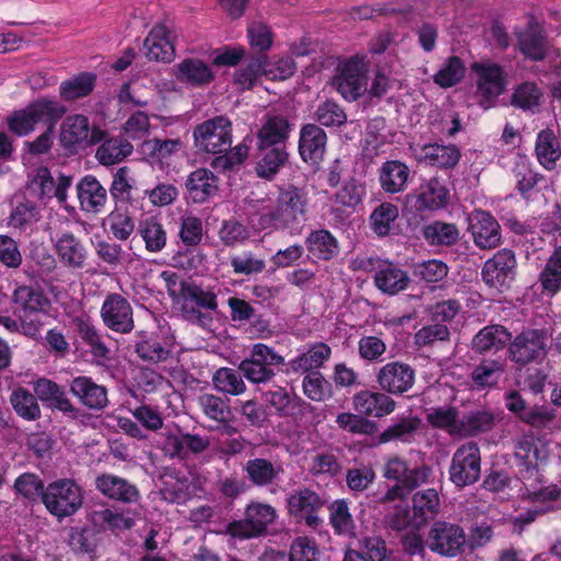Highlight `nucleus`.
Segmentation results:
<instances>
[{
  "instance_id": "a19ab883",
  "label": "nucleus",
  "mask_w": 561,
  "mask_h": 561,
  "mask_svg": "<svg viewBox=\"0 0 561 561\" xmlns=\"http://www.w3.org/2000/svg\"><path fill=\"white\" fill-rule=\"evenodd\" d=\"M512 334L500 324H492L480 330L472 340L474 351H501L511 345Z\"/></svg>"
},
{
  "instance_id": "a211bd4d",
  "label": "nucleus",
  "mask_w": 561,
  "mask_h": 561,
  "mask_svg": "<svg viewBox=\"0 0 561 561\" xmlns=\"http://www.w3.org/2000/svg\"><path fill=\"white\" fill-rule=\"evenodd\" d=\"M353 407L357 414L381 419L393 413L396 403L391 397L385 393L365 390L354 394Z\"/></svg>"
},
{
  "instance_id": "e433bc0d",
  "label": "nucleus",
  "mask_w": 561,
  "mask_h": 561,
  "mask_svg": "<svg viewBox=\"0 0 561 561\" xmlns=\"http://www.w3.org/2000/svg\"><path fill=\"white\" fill-rule=\"evenodd\" d=\"M408 197H415L419 210H435L446 206L448 191L438 179L432 178L420 186L417 194Z\"/></svg>"
},
{
  "instance_id": "4468645a",
  "label": "nucleus",
  "mask_w": 561,
  "mask_h": 561,
  "mask_svg": "<svg viewBox=\"0 0 561 561\" xmlns=\"http://www.w3.org/2000/svg\"><path fill=\"white\" fill-rule=\"evenodd\" d=\"M34 396L42 402L43 407L62 413L69 419H78L79 409L73 407L62 387L57 382L41 378L33 385Z\"/></svg>"
},
{
  "instance_id": "6e6552de",
  "label": "nucleus",
  "mask_w": 561,
  "mask_h": 561,
  "mask_svg": "<svg viewBox=\"0 0 561 561\" xmlns=\"http://www.w3.org/2000/svg\"><path fill=\"white\" fill-rule=\"evenodd\" d=\"M471 70L476 75L478 104L489 110L505 90L503 69L494 62H474Z\"/></svg>"
},
{
  "instance_id": "09e8293b",
  "label": "nucleus",
  "mask_w": 561,
  "mask_h": 561,
  "mask_svg": "<svg viewBox=\"0 0 561 561\" xmlns=\"http://www.w3.org/2000/svg\"><path fill=\"white\" fill-rule=\"evenodd\" d=\"M419 426V417L413 415L402 417L379 433L377 442L378 444H388L390 442L410 443Z\"/></svg>"
},
{
  "instance_id": "9b49d317",
  "label": "nucleus",
  "mask_w": 561,
  "mask_h": 561,
  "mask_svg": "<svg viewBox=\"0 0 561 561\" xmlns=\"http://www.w3.org/2000/svg\"><path fill=\"white\" fill-rule=\"evenodd\" d=\"M286 503L287 513L297 523H304L310 529H318L322 523L318 512L322 508L323 501L314 490L305 486L287 496Z\"/></svg>"
},
{
  "instance_id": "13d9d810",
  "label": "nucleus",
  "mask_w": 561,
  "mask_h": 561,
  "mask_svg": "<svg viewBox=\"0 0 561 561\" xmlns=\"http://www.w3.org/2000/svg\"><path fill=\"white\" fill-rule=\"evenodd\" d=\"M504 365L497 359H484L471 371V381L478 388L493 387L499 382Z\"/></svg>"
},
{
  "instance_id": "7c9ffc66",
  "label": "nucleus",
  "mask_w": 561,
  "mask_h": 561,
  "mask_svg": "<svg viewBox=\"0 0 561 561\" xmlns=\"http://www.w3.org/2000/svg\"><path fill=\"white\" fill-rule=\"evenodd\" d=\"M12 301L18 306V313L39 314L50 307V301L42 289L27 285H19L14 289Z\"/></svg>"
},
{
  "instance_id": "473e14b6",
  "label": "nucleus",
  "mask_w": 561,
  "mask_h": 561,
  "mask_svg": "<svg viewBox=\"0 0 561 561\" xmlns=\"http://www.w3.org/2000/svg\"><path fill=\"white\" fill-rule=\"evenodd\" d=\"M77 191L81 208L85 211L100 213L107 202L106 188L94 176H84Z\"/></svg>"
},
{
  "instance_id": "4be33fe9",
  "label": "nucleus",
  "mask_w": 561,
  "mask_h": 561,
  "mask_svg": "<svg viewBox=\"0 0 561 561\" xmlns=\"http://www.w3.org/2000/svg\"><path fill=\"white\" fill-rule=\"evenodd\" d=\"M378 383L390 393H404L414 383V370L398 362L387 364L379 370Z\"/></svg>"
},
{
  "instance_id": "cd10ccee",
  "label": "nucleus",
  "mask_w": 561,
  "mask_h": 561,
  "mask_svg": "<svg viewBox=\"0 0 561 561\" xmlns=\"http://www.w3.org/2000/svg\"><path fill=\"white\" fill-rule=\"evenodd\" d=\"M218 178L208 169L199 168L193 171L185 186L194 203H205L218 192Z\"/></svg>"
},
{
  "instance_id": "4c0bfd02",
  "label": "nucleus",
  "mask_w": 561,
  "mask_h": 561,
  "mask_svg": "<svg viewBox=\"0 0 561 561\" xmlns=\"http://www.w3.org/2000/svg\"><path fill=\"white\" fill-rule=\"evenodd\" d=\"M134 151L133 145L122 136L110 137L96 149L95 158L100 164L111 167L123 162Z\"/></svg>"
},
{
  "instance_id": "f257e3e1",
  "label": "nucleus",
  "mask_w": 561,
  "mask_h": 561,
  "mask_svg": "<svg viewBox=\"0 0 561 561\" xmlns=\"http://www.w3.org/2000/svg\"><path fill=\"white\" fill-rule=\"evenodd\" d=\"M65 113L66 107L58 101L39 98L24 108L13 111L7 117V124L12 134L23 137L31 134L38 123L56 125Z\"/></svg>"
},
{
  "instance_id": "774afa93",
  "label": "nucleus",
  "mask_w": 561,
  "mask_h": 561,
  "mask_svg": "<svg viewBox=\"0 0 561 561\" xmlns=\"http://www.w3.org/2000/svg\"><path fill=\"white\" fill-rule=\"evenodd\" d=\"M289 561H320L318 542L311 537H298L290 542Z\"/></svg>"
},
{
  "instance_id": "5701e85b",
  "label": "nucleus",
  "mask_w": 561,
  "mask_h": 561,
  "mask_svg": "<svg viewBox=\"0 0 561 561\" xmlns=\"http://www.w3.org/2000/svg\"><path fill=\"white\" fill-rule=\"evenodd\" d=\"M325 131L316 124H306L300 130L299 153L305 162L317 163L323 158L327 146Z\"/></svg>"
},
{
  "instance_id": "f8f14e48",
  "label": "nucleus",
  "mask_w": 561,
  "mask_h": 561,
  "mask_svg": "<svg viewBox=\"0 0 561 561\" xmlns=\"http://www.w3.org/2000/svg\"><path fill=\"white\" fill-rule=\"evenodd\" d=\"M94 488L102 496L123 505H134L141 500L138 486L129 480L110 472L94 478Z\"/></svg>"
},
{
  "instance_id": "3c124183",
  "label": "nucleus",
  "mask_w": 561,
  "mask_h": 561,
  "mask_svg": "<svg viewBox=\"0 0 561 561\" xmlns=\"http://www.w3.org/2000/svg\"><path fill=\"white\" fill-rule=\"evenodd\" d=\"M542 98V90L535 82L526 81L514 89L511 104L523 111L535 113L539 108Z\"/></svg>"
},
{
  "instance_id": "6ab92c4d",
  "label": "nucleus",
  "mask_w": 561,
  "mask_h": 561,
  "mask_svg": "<svg viewBox=\"0 0 561 561\" xmlns=\"http://www.w3.org/2000/svg\"><path fill=\"white\" fill-rule=\"evenodd\" d=\"M90 125L88 117L83 115H70L60 126V146L70 154H75L83 148L88 141Z\"/></svg>"
},
{
  "instance_id": "58836bf2",
  "label": "nucleus",
  "mask_w": 561,
  "mask_h": 561,
  "mask_svg": "<svg viewBox=\"0 0 561 561\" xmlns=\"http://www.w3.org/2000/svg\"><path fill=\"white\" fill-rule=\"evenodd\" d=\"M374 279L378 289L390 295L404 290L410 283L407 272L388 262L379 264Z\"/></svg>"
},
{
  "instance_id": "c9c22d12",
  "label": "nucleus",
  "mask_w": 561,
  "mask_h": 561,
  "mask_svg": "<svg viewBox=\"0 0 561 561\" xmlns=\"http://www.w3.org/2000/svg\"><path fill=\"white\" fill-rule=\"evenodd\" d=\"M98 534L88 526H73L69 529L68 547L76 556H85L89 561L98 559Z\"/></svg>"
},
{
  "instance_id": "1a4fd4ad",
  "label": "nucleus",
  "mask_w": 561,
  "mask_h": 561,
  "mask_svg": "<svg viewBox=\"0 0 561 561\" xmlns=\"http://www.w3.org/2000/svg\"><path fill=\"white\" fill-rule=\"evenodd\" d=\"M516 271L515 253L510 249H502L484 262L481 276L486 286L497 291H504L514 282Z\"/></svg>"
},
{
  "instance_id": "423d86ee",
  "label": "nucleus",
  "mask_w": 561,
  "mask_h": 561,
  "mask_svg": "<svg viewBox=\"0 0 561 561\" xmlns=\"http://www.w3.org/2000/svg\"><path fill=\"white\" fill-rule=\"evenodd\" d=\"M231 122L216 116L197 125L194 129V145L201 152L217 154L226 152L232 144Z\"/></svg>"
},
{
  "instance_id": "2eb2a0df",
  "label": "nucleus",
  "mask_w": 561,
  "mask_h": 561,
  "mask_svg": "<svg viewBox=\"0 0 561 561\" xmlns=\"http://www.w3.org/2000/svg\"><path fill=\"white\" fill-rule=\"evenodd\" d=\"M263 400L268 404L278 417L300 419L312 411V405L302 398L290 394L283 387H274L263 392Z\"/></svg>"
},
{
  "instance_id": "de8ad7c7",
  "label": "nucleus",
  "mask_w": 561,
  "mask_h": 561,
  "mask_svg": "<svg viewBox=\"0 0 561 561\" xmlns=\"http://www.w3.org/2000/svg\"><path fill=\"white\" fill-rule=\"evenodd\" d=\"M353 552L365 557L368 561H389L391 550L388 549L386 539L378 535H363L355 538Z\"/></svg>"
},
{
  "instance_id": "603ef678",
  "label": "nucleus",
  "mask_w": 561,
  "mask_h": 561,
  "mask_svg": "<svg viewBox=\"0 0 561 561\" xmlns=\"http://www.w3.org/2000/svg\"><path fill=\"white\" fill-rule=\"evenodd\" d=\"M398 217L399 209L394 204L381 203L370 214V228L378 237H387Z\"/></svg>"
},
{
  "instance_id": "8fccbe9b",
  "label": "nucleus",
  "mask_w": 561,
  "mask_h": 561,
  "mask_svg": "<svg viewBox=\"0 0 561 561\" xmlns=\"http://www.w3.org/2000/svg\"><path fill=\"white\" fill-rule=\"evenodd\" d=\"M183 148V142L176 139L151 138L141 144L142 153L154 162H167Z\"/></svg>"
},
{
  "instance_id": "e2e57ef3",
  "label": "nucleus",
  "mask_w": 561,
  "mask_h": 561,
  "mask_svg": "<svg viewBox=\"0 0 561 561\" xmlns=\"http://www.w3.org/2000/svg\"><path fill=\"white\" fill-rule=\"evenodd\" d=\"M423 236L431 244L451 245L457 242L459 231L454 224L434 221L424 227Z\"/></svg>"
},
{
  "instance_id": "49530a36",
  "label": "nucleus",
  "mask_w": 561,
  "mask_h": 561,
  "mask_svg": "<svg viewBox=\"0 0 561 561\" xmlns=\"http://www.w3.org/2000/svg\"><path fill=\"white\" fill-rule=\"evenodd\" d=\"M329 522L334 535L355 538V522L345 499L331 502L329 506Z\"/></svg>"
},
{
  "instance_id": "c756f323",
  "label": "nucleus",
  "mask_w": 561,
  "mask_h": 561,
  "mask_svg": "<svg viewBox=\"0 0 561 561\" xmlns=\"http://www.w3.org/2000/svg\"><path fill=\"white\" fill-rule=\"evenodd\" d=\"M176 79L192 87H201L209 84L215 75L210 67L198 58H186L175 65Z\"/></svg>"
},
{
  "instance_id": "bb28decb",
  "label": "nucleus",
  "mask_w": 561,
  "mask_h": 561,
  "mask_svg": "<svg viewBox=\"0 0 561 561\" xmlns=\"http://www.w3.org/2000/svg\"><path fill=\"white\" fill-rule=\"evenodd\" d=\"M460 156V151L455 145L426 144L415 151V157L420 162L444 169L456 167Z\"/></svg>"
},
{
  "instance_id": "f03ea898",
  "label": "nucleus",
  "mask_w": 561,
  "mask_h": 561,
  "mask_svg": "<svg viewBox=\"0 0 561 561\" xmlns=\"http://www.w3.org/2000/svg\"><path fill=\"white\" fill-rule=\"evenodd\" d=\"M38 500L50 516L61 522L82 508L83 490L71 478H58L46 484L45 493Z\"/></svg>"
},
{
  "instance_id": "0eeeda50",
  "label": "nucleus",
  "mask_w": 561,
  "mask_h": 561,
  "mask_svg": "<svg viewBox=\"0 0 561 561\" xmlns=\"http://www.w3.org/2000/svg\"><path fill=\"white\" fill-rule=\"evenodd\" d=\"M480 478V449L478 443L469 442L454 451L449 466V480L455 488L463 489Z\"/></svg>"
},
{
  "instance_id": "39448f33",
  "label": "nucleus",
  "mask_w": 561,
  "mask_h": 561,
  "mask_svg": "<svg viewBox=\"0 0 561 561\" xmlns=\"http://www.w3.org/2000/svg\"><path fill=\"white\" fill-rule=\"evenodd\" d=\"M367 72L364 57L353 56L337 65L332 85L344 100L356 101L367 92Z\"/></svg>"
},
{
  "instance_id": "6e6d98bb",
  "label": "nucleus",
  "mask_w": 561,
  "mask_h": 561,
  "mask_svg": "<svg viewBox=\"0 0 561 561\" xmlns=\"http://www.w3.org/2000/svg\"><path fill=\"white\" fill-rule=\"evenodd\" d=\"M310 253L320 260H330L337 253V242L328 230H318L307 238Z\"/></svg>"
},
{
  "instance_id": "b1692460",
  "label": "nucleus",
  "mask_w": 561,
  "mask_h": 561,
  "mask_svg": "<svg viewBox=\"0 0 561 561\" xmlns=\"http://www.w3.org/2000/svg\"><path fill=\"white\" fill-rule=\"evenodd\" d=\"M427 473H430V468L416 467L410 469L407 461L399 457L387 460L385 465V478L397 481L409 490L419 486L420 482L426 479Z\"/></svg>"
},
{
  "instance_id": "0e129e2a",
  "label": "nucleus",
  "mask_w": 561,
  "mask_h": 561,
  "mask_svg": "<svg viewBox=\"0 0 561 561\" xmlns=\"http://www.w3.org/2000/svg\"><path fill=\"white\" fill-rule=\"evenodd\" d=\"M26 192L37 199L51 198L54 195V179L46 167H39L26 184Z\"/></svg>"
},
{
  "instance_id": "aec40b11",
  "label": "nucleus",
  "mask_w": 561,
  "mask_h": 561,
  "mask_svg": "<svg viewBox=\"0 0 561 561\" xmlns=\"http://www.w3.org/2000/svg\"><path fill=\"white\" fill-rule=\"evenodd\" d=\"M55 250L60 263L67 268L81 270L84 267L88 251L82 241L73 233H61L55 242Z\"/></svg>"
},
{
  "instance_id": "ddd939ff",
  "label": "nucleus",
  "mask_w": 561,
  "mask_h": 561,
  "mask_svg": "<svg viewBox=\"0 0 561 561\" xmlns=\"http://www.w3.org/2000/svg\"><path fill=\"white\" fill-rule=\"evenodd\" d=\"M101 318L112 331L126 334L134 329L131 306L119 294L114 293L106 296L101 308Z\"/></svg>"
},
{
  "instance_id": "69168bd1",
  "label": "nucleus",
  "mask_w": 561,
  "mask_h": 561,
  "mask_svg": "<svg viewBox=\"0 0 561 561\" xmlns=\"http://www.w3.org/2000/svg\"><path fill=\"white\" fill-rule=\"evenodd\" d=\"M218 238L226 247H234L245 242L250 238V231L236 218L226 219L218 229Z\"/></svg>"
},
{
  "instance_id": "2f4dec72",
  "label": "nucleus",
  "mask_w": 561,
  "mask_h": 561,
  "mask_svg": "<svg viewBox=\"0 0 561 561\" xmlns=\"http://www.w3.org/2000/svg\"><path fill=\"white\" fill-rule=\"evenodd\" d=\"M260 151V160L256 163L255 171L259 178L272 180L288 161V152L285 145L261 146L256 145Z\"/></svg>"
},
{
  "instance_id": "a878e982",
  "label": "nucleus",
  "mask_w": 561,
  "mask_h": 561,
  "mask_svg": "<svg viewBox=\"0 0 561 561\" xmlns=\"http://www.w3.org/2000/svg\"><path fill=\"white\" fill-rule=\"evenodd\" d=\"M290 129L291 124L286 116L268 113L257 131V144L267 147L285 145Z\"/></svg>"
},
{
  "instance_id": "ea45409f",
  "label": "nucleus",
  "mask_w": 561,
  "mask_h": 561,
  "mask_svg": "<svg viewBox=\"0 0 561 561\" xmlns=\"http://www.w3.org/2000/svg\"><path fill=\"white\" fill-rule=\"evenodd\" d=\"M517 42L520 51L527 58L538 61L546 57V35L539 25L529 24L525 31L517 34Z\"/></svg>"
},
{
  "instance_id": "dca6fc26",
  "label": "nucleus",
  "mask_w": 561,
  "mask_h": 561,
  "mask_svg": "<svg viewBox=\"0 0 561 561\" xmlns=\"http://www.w3.org/2000/svg\"><path fill=\"white\" fill-rule=\"evenodd\" d=\"M242 359L238 371L252 383H263L274 377V366H282L283 357L278 353H250Z\"/></svg>"
},
{
  "instance_id": "5fc2aeb1",
  "label": "nucleus",
  "mask_w": 561,
  "mask_h": 561,
  "mask_svg": "<svg viewBox=\"0 0 561 561\" xmlns=\"http://www.w3.org/2000/svg\"><path fill=\"white\" fill-rule=\"evenodd\" d=\"M96 76L91 72H82L69 80L61 82L60 95L67 101H73L89 95L95 85Z\"/></svg>"
},
{
  "instance_id": "f704fd0d",
  "label": "nucleus",
  "mask_w": 561,
  "mask_h": 561,
  "mask_svg": "<svg viewBox=\"0 0 561 561\" xmlns=\"http://www.w3.org/2000/svg\"><path fill=\"white\" fill-rule=\"evenodd\" d=\"M495 417L489 410H477L462 414L458 427L453 431L462 437H477L494 428Z\"/></svg>"
},
{
  "instance_id": "c85d7f7f",
  "label": "nucleus",
  "mask_w": 561,
  "mask_h": 561,
  "mask_svg": "<svg viewBox=\"0 0 561 561\" xmlns=\"http://www.w3.org/2000/svg\"><path fill=\"white\" fill-rule=\"evenodd\" d=\"M410 179L409 167L399 160H389L379 169V184L387 194L402 193Z\"/></svg>"
},
{
  "instance_id": "79ce46f5",
  "label": "nucleus",
  "mask_w": 561,
  "mask_h": 561,
  "mask_svg": "<svg viewBox=\"0 0 561 561\" xmlns=\"http://www.w3.org/2000/svg\"><path fill=\"white\" fill-rule=\"evenodd\" d=\"M535 152L539 163L545 169H554L561 157V145L552 129L546 128L538 133Z\"/></svg>"
},
{
  "instance_id": "a18cd8bd",
  "label": "nucleus",
  "mask_w": 561,
  "mask_h": 561,
  "mask_svg": "<svg viewBox=\"0 0 561 561\" xmlns=\"http://www.w3.org/2000/svg\"><path fill=\"white\" fill-rule=\"evenodd\" d=\"M10 404L14 413L25 422H35L42 416L37 397L26 388H14L10 394Z\"/></svg>"
},
{
  "instance_id": "4d7b16f0",
  "label": "nucleus",
  "mask_w": 561,
  "mask_h": 561,
  "mask_svg": "<svg viewBox=\"0 0 561 561\" xmlns=\"http://www.w3.org/2000/svg\"><path fill=\"white\" fill-rule=\"evenodd\" d=\"M138 232L149 252H160L167 244V232L162 225L153 218L139 224Z\"/></svg>"
},
{
  "instance_id": "052dcab7",
  "label": "nucleus",
  "mask_w": 561,
  "mask_h": 561,
  "mask_svg": "<svg viewBox=\"0 0 561 561\" xmlns=\"http://www.w3.org/2000/svg\"><path fill=\"white\" fill-rule=\"evenodd\" d=\"M242 375L239 370L233 368H221L214 374L213 382L214 387L219 392H224L231 396H240L245 392V383L242 380Z\"/></svg>"
},
{
  "instance_id": "20e7f679",
  "label": "nucleus",
  "mask_w": 561,
  "mask_h": 561,
  "mask_svg": "<svg viewBox=\"0 0 561 561\" xmlns=\"http://www.w3.org/2000/svg\"><path fill=\"white\" fill-rule=\"evenodd\" d=\"M161 437V450L164 456L179 461L191 460L210 447L208 435L193 434L178 425L173 430L167 428Z\"/></svg>"
},
{
  "instance_id": "72a5a7b5",
  "label": "nucleus",
  "mask_w": 561,
  "mask_h": 561,
  "mask_svg": "<svg viewBox=\"0 0 561 561\" xmlns=\"http://www.w3.org/2000/svg\"><path fill=\"white\" fill-rule=\"evenodd\" d=\"M244 472L254 486L266 488L273 485L283 473V467L266 458H250L244 465Z\"/></svg>"
},
{
  "instance_id": "37998d69",
  "label": "nucleus",
  "mask_w": 561,
  "mask_h": 561,
  "mask_svg": "<svg viewBox=\"0 0 561 561\" xmlns=\"http://www.w3.org/2000/svg\"><path fill=\"white\" fill-rule=\"evenodd\" d=\"M538 283L545 295L552 297L561 290V245L557 247L548 257L539 273Z\"/></svg>"
},
{
  "instance_id": "7ed1b4c3",
  "label": "nucleus",
  "mask_w": 561,
  "mask_h": 561,
  "mask_svg": "<svg viewBox=\"0 0 561 561\" xmlns=\"http://www.w3.org/2000/svg\"><path fill=\"white\" fill-rule=\"evenodd\" d=\"M306 195L297 187L279 192L276 204L272 209L259 214L257 224L263 230L287 229L298 221L306 210Z\"/></svg>"
},
{
  "instance_id": "f3484780",
  "label": "nucleus",
  "mask_w": 561,
  "mask_h": 561,
  "mask_svg": "<svg viewBox=\"0 0 561 561\" xmlns=\"http://www.w3.org/2000/svg\"><path fill=\"white\" fill-rule=\"evenodd\" d=\"M469 230L476 245L482 250L494 249L500 244L501 227L488 211H473L469 217Z\"/></svg>"
},
{
  "instance_id": "864d4df0",
  "label": "nucleus",
  "mask_w": 561,
  "mask_h": 561,
  "mask_svg": "<svg viewBox=\"0 0 561 561\" xmlns=\"http://www.w3.org/2000/svg\"><path fill=\"white\" fill-rule=\"evenodd\" d=\"M411 502V512L419 515V520H432L439 512V495L433 488L414 493Z\"/></svg>"
},
{
  "instance_id": "412c9836",
  "label": "nucleus",
  "mask_w": 561,
  "mask_h": 561,
  "mask_svg": "<svg viewBox=\"0 0 561 561\" xmlns=\"http://www.w3.org/2000/svg\"><path fill=\"white\" fill-rule=\"evenodd\" d=\"M70 392L78 399L79 403L90 410L101 411L107 404V391L89 377H76L70 382Z\"/></svg>"
},
{
  "instance_id": "338daca9",
  "label": "nucleus",
  "mask_w": 561,
  "mask_h": 561,
  "mask_svg": "<svg viewBox=\"0 0 561 561\" xmlns=\"http://www.w3.org/2000/svg\"><path fill=\"white\" fill-rule=\"evenodd\" d=\"M314 118L320 125L325 127H340L347 122L344 108L331 100H327L318 105Z\"/></svg>"
},
{
  "instance_id": "9d476101",
  "label": "nucleus",
  "mask_w": 561,
  "mask_h": 561,
  "mask_svg": "<svg viewBox=\"0 0 561 561\" xmlns=\"http://www.w3.org/2000/svg\"><path fill=\"white\" fill-rule=\"evenodd\" d=\"M466 545V534L461 526L449 522H434L428 534V548L431 552L446 558H456L461 554Z\"/></svg>"
},
{
  "instance_id": "bf43d9fd",
  "label": "nucleus",
  "mask_w": 561,
  "mask_h": 561,
  "mask_svg": "<svg viewBox=\"0 0 561 561\" xmlns=\"http://www.w3.org/2000/svg\"><path fill=\"white\" fill-rule=\"evenodd\" d=\"M302 392L309 400L321 402L331 398V383L318 370H309L302 378Z\"/></svg>"
},
{
  "instance_id": "393cba45",
  "label": "nucleus",
  "mask_w": 561,
  "mask_h": 561,
  "mask_svg": "<svg viewBox=\"0 0 561 561\" xmlns=\"http://www.w3.org/2000/svg\"><path fill=\"white\" fill-rule=\"evenodd\" d=\"M144 51L151 61L170 62L175 54L165 25H156L144 41Z\"/></svg>"
},
{
  "instance_id": "680f3d73",
  "label": "nucleus",
  "mask_w": 561,
  "mask_h": 561,
  "mask_svg": "<svg viewBox=\"0 0 561 561\" xmlns=\"http://www.w3.org/2000/svg\"><path fill=\"white\" fill-rule=\"evenodd\" d=\"M514 456L515 459L520 462V466L525 467L523 479H533L538 474V465L536 463L538 459V448L534 440H518L517 445H515Z\"/></svg>"
},
{
  "instance_id": "c03bdc74",
  "label": "nucleus",
  "mask_w": 561,
  "mask_h": 561,
  "mask_svg": "<svg viewBox=\"0 0 561 561\" xmlns=\"http://www.w3.org/2000/svg\"><path fill=\"white\" fill-rule=\"evenodd\" d=\"M419 515L413 513L410 505L407 503H399L393 505L392 510L386 514V526L393 531H419L420 528L426 525L430 520H420Z\"/></svg>"
}]
</instances>
